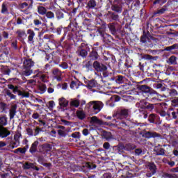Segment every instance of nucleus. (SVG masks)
<instances>
[{"mask_svg": "<svg viewBox=\"0 0 178 178\" xmlns=\"http://www.w3.org/2000/svg\"><path fill=\"white\" fill-rule=\"evenodd\" d=\"M88 6L89 8H94L95 6H97V3L95 2V0H90L88 2Z\"/></svg>", "mask_w": 178, "mask_h": 178, "instance_id": "nucleus-48", "label": "nucleus"}, {"mask_svg": "<svg viewBox=\"0 0 178 178\" xmlns=\"http://www.w3.org/2000/svg\"><path fill=\"white\" fill-rule=\"evenodd\" d=\"M3 74H6L7 76H9L10 73L12 74H14V76H18V74H20V72H19V70L17 68H11L8 69L3 71Z\"/></svg>", "mask_w": 178, "mask_h": 178, "instance_id": "nucleus-11", "label": "nucleus"}, {"mask_svg": "<svg viewBox=\"0 0 178 178\" xmlns=\"http://www.w3.org/2000/svg\"><path fill=\"white\" fill-rule=\"evenodd\" d=\"M119 152H124L125 151V146L123 144H118Z\"/></svg>", "mask_w": 178, "mask_h": 178, "instance_id": "nucleus-49", "label": "nucleus"}, {"mask_svg": "<svg viewBox=\"0 0 178 178\" xmlns=\"http://www.w3.org/2000/svg\"><path fill=\"white\" fill-rule=\"evenodd\" d=\"M165 12H166V9L161 8V9L157 10V12L155 13V15H163V13H165Z\"/></svg>", "mask_w": 178, "mask_h": 178, "instance_id": "nucleus-55", "label": "nucleus"}, {"mask_svg": "<svg viewBox=\"0 0 178 178\" xmlns=\"http://www.w3.org/2000/svg\"><path fill=\"white\" fill-rule=\"evenodd\" d=\"M20 9H30V6H29V4L27 3H22L19 5Z\"/></svg>", "mask_w": 178, "mask_h": 178, "instance_id": "nucleus-46", "label": "nucleus"}, {"mask_svg": "<svg viewBox=\"0 0 178 178\" xmlns=\"http://www.w3.org/2000/svg\"><path fill=\"white\" fill-rule=\"evenodd\" d=\"M80 56H82V58H84V57L87 56V51L81 50L80 51Z\"/></svg>", "mask_w": 178, "mask_h": 178, "instance_id": "nucleus-61", "label": "nucleus"}, {"mask_svg": "<svg viewBox=\"0 0 178 178\" xmlns=\"http://www.w3.org/2000/svg\"><path fill=\"white\" fill-rule=\"evenodd\" d=\"M129 116V109L127 108H122L118 111L115 114L113 115V118H127Z\"/></svg>", "mask_w": 178, "mask_h": 178, "instance_id": "nucleus-5", "label": "nucleus"}, {"mask_svg": "<svg viewBox=\"0 0 178 178\" xmlns=\"http://www.w3.org/2000/svg\"><path fill=\"white\" fill-rule=\"evenodd\" d=\"M88 107L89 108V109H93L94 113H99V112H101V109L104 108V103H102V102L95 101L90 102L88 104Z\"/></svg>", "mask_w": 178, "mask_h": 178, "instance_id": "nucleus-3", "label": "nucleus"}, {"mask_svg": "<svg viewBox=\"0 0 178 178\" xmlns=\"http://www.w3.org/2000/svg\"><path fill=\"white\" fill-rule=\"evenodd\" d=\"M76 113V118H78L79 120H84V119H86V113L84 111L77 110Z\"/></svg>", "mask_w": 178, "mask_h": 178, "instance_id": "nucleus-21", "label": "nucleus"}, {"mask_svg": "<svg viewBox=\"0 0 178 178\" xmlns=\"http://www.w3.org/2000/svg\"><path fill=\"white\" fill-rule=\"evenodd\" d=\"M82 134H83V136H88L90 134V131H88V129H84L82 131Z\"/></svg>", "mask_w": 178, "mask_h": 178, "instance_id": "nucleus-63", "label": "nucleus"}, {"mask_svg": "<svg viewBox=\"0 0 178 178\" xmlns=\"http://www.w3.org/2000/svg\"><path fill=\"white\" fill-rule=\"evenodd\" d=\"M121 98L118 95H113L111 97V100L113 101V102H119L120 101Z\"/></svg>", "mask_w": 178, "mask_h": 178, "instance_id": "nucleus-41", "label": "nucleus"}, {"mask_svg": "<svg viewBox=\"0 0 178 178\" xmlns=\"http://www.w3.org/2000/svg\"><path fill=\"white\" fill-rule=\"evenodd\" d=\"M108 29L111 31V34H113V35H115V34H116V26H115L114 24H110L108 25Z\"/></svg>", "mask_w": 178, "mask_h": 178, "instance_id": "nucleus-35", "label": "nucleus"}, {"mask_svg": "<svg viewBox=\"0 0 178 178\" xmlns=\"http://www.w3.org/2000/svg\"><path fill=\"white\" fill-rule=\"evenodd\" d=\"M51 149H52V145H51V144H40L38 140H35L31 144L29 152L32 155H34V157L36 158L37 161L40 165H42V166L47 168V169H51L52 164L51 163H45L47 154Z\"/></svg>", "mask_w": 178, "mask_h": 178, "instance_id": "nucleus-1", "label": "nucleus"}, {"mask_svg": "<svg viewBox=\"0 0 178 178\" xmlns=\"http://www.w3.org/2000/svg\"><path fill=\"white\" fill-rule=\"evenodd\" d=\"M95 70L102 72L104 77H108L109 74H112V73L108 72V67H95Z\"/></svg>", "mask_w": 178, "mask_h": 178, "instance_id": "nucleus-17", "label": "nucleus"}, {"mask_svg": "<svg viewBox=\"0 0 178 178\" xmlns=\"http://www.w3.org/2000/svg\"><path fill=\"white\" fill-rule=\"evenodd\" d=\"M103 148L106 150L108 151L111 149V144L108 142H105L103 144Z\"/></svg>", "mask_w": 178, "mask_h": 178, "instance_id": "nucleus-44", "label": "nucleus"}, {"mask_svg": "<svg viewBox=\"0 0 178 178\" xmlns=\"http://www.w3.org/2000/svg\"><path fill=\"white\" fill-rule=\"evenodd\" d=\"M6 108H8V104L5 102H0V109L2 112H5L6 111Z\"/></svg>", "mask_w": 178, "mask_h": 178, "instance_id": "nucleus-37", "label": "nucleus"}, {"mask_svg": "<svg viewBox=\"0 0 178 178\" xmlns=\"http://www.w3.org/2000/svg\"><path fill=\"white\" fill-rule=\"evenodd\" d=\"M26 133L28 136H34V132L33 131V129L31 128L26 129Z\"/></svg>", "mask_w": 178, "mask_h": 178, "instance_id": "nucleus-54", "label": "nucleus"}, {"mask_svg": "<svg viewBox=\"0 0 178 178\" xmlns=\"http://www.w3.org/2000/svg\"><path fill=\"white\" fill-rule=\"evenodd\" d=\"M143 137L145 138H158L159 140H162V135L153 131H145L143 134Z\"/></svg>", "mask_w": 178, "mask_h": 178, "instance_id": "nucleus-4", "label": "nucleus"}, {"mask_svg": "<svg viewBox=\"0 0 178 178\" xmlns=\"http://www.w3.org/2000/svg\"><path fill=\"white\" fill-rule=\"evenodd\" d=\"M166 115L170 117V113H167L165 111H161L160 112V116H162L163 118H165V116H166Z\"/></svg>", "mask_w": 178, "mask_h": 178, "instance_id": "nucleus-59", "label": "nucleus"}, {"mask_svg": "<svg viewBox=\"0 0 178 178\" xmlns=\"http://www.w3.org/2000/svg\"><path fill=\"white\" fill-rule=\"evenodd\" d=\"M102 138H104V140H106V141H111V140H113V138H115L113 137V135H112V133L106 131H102Z\"/></svg>", "mask_w": 178, "mask_h": 178, "instance_id": "nucleus-12", "label": "nucleus"}, {"mask_svg": "<svg viewBox=\"0 0 178 178\" xmlns=\"http://www.w3.org/2000/svg\"><path fill=\"white\" fill-rule=\"evenodd\" d=\"M7 87L8 89H6L5 91V97L10 98V100L14 99L16 101L17 99L15 94H17V95L22 97V98H30V93L20 90L18 86L8 84Z\"/></svg>", "mask_w": 178, "mask_h": 178, "instance_id": "nucleus-2", "label": "nucleus"}, {"mask_svg": "<svg viewBox=\"0 0 178 178\" xmlns=\"http://www.w3.org/2000/svg\"><path fill=\"white\" fill-rule=\"evenodd\" d=\"M147 73L148 74H150V76H155V74H156V70L152 69V68H147Z\"/></svg>", "mask_w": 178, "mask_h": 178, "instance_id": "nucleus-39", "label": "nucleus"}, {"mask_svg": "<svg viewBox=\"0 0 178 178\" xmlns=\"http://www.w3.org/2000/svg\"><path fill=\"white\" fill-rule=\"evenodd\" d=\"M148 172H152L153 173H156V165L154 163H149L147 165Z\"/></svg>", "mask_w": 178, "mask_h": 178, "instance_id": "nucleus-24", "label": "nucleus"}, {"mask_svg": "<svg viewBox=\"0 0 178 178\" xmlns=\"http://www.w3.org/2000/svg\"><path fill=\"white\" fill-rule=\"evenodd\" d=\"M125 151H133V149H136V146L131 143H128L124 145Z\"/></svg>", "mask_w": 178, "mask_h": 178, "instance_id": "nucleus-30", "label": "nucleus"}, {"mask_svg": "<svg viewBox=\"0 0 178 178\" xmlns=\"http://www.w3.org/2000/svg\"><path fill=\"white\" fill-rule=\"evenodd\" d=\"M38 13L39 15L44 16V15H47V8L44 6H38Z\"/></svg>", "mask_w": 178, "mask_h": 178, "instance_id": "nucleus-27", "label": "nucleus"}, {"mask_svg": "<svg viewBox=\"0 0 178 178\" xmlns=\"http://www.w3.org/2000/svg\"><path fill=\"white\" fill-rule=\"evenodd\" d=\"M46 16L48 19H54L55 17V15L51 11L46 13Z\"/></svg>", "mask_w": 178, "mask_h": 178, "instance_id": "nucleus-47", "label": "nucleus"}, {"mask_svg": "<svg viewBox=\"0 0 178 178\" xmlns=\"http://www.w3.org/2000/svg\"><path fill=\"white\" fill-rule=\"evenodd\" d=\"M24 67H33V66H34V63L30 59L25 60L24 61Z\"/></svg>", "mask_w": 178, "mask_h": 178, "instance_id": "nucleus-29", "label": "nucleus"}, {"mask_svg": "<svg viewBox=\"0 0 178 178\" xmlns=\"http://www.w3.org/2000/svg\"><path fill=\"white\" fill-rule=\"evenodd\" d=\"M159 120V116L156 114H150L148 117V121L149 123H153L154 124H161V122Z\"/></svg>", "mask_w": 178, "mask_h": 178, "instance_id": "nucleus-7", "label": "nucleus"}, {"mask_svg": "<svg viewBox=\"0 0 178 178\" xmlns=\"http://www.w3.org/2000/svg\"><path fill=\"white\" fill-rule=\"evenodd\" d=\"M39 90H40V91H41V94H44V92H45V91H47V85L43 84L42 86H40Z\"/></svg>", "mask_w": 178, "mask_h": 178, "instance_id": "nucleus-43", "label": "nucleus"}, {"mask_svg": "<svg viewBox=\"0 0 178 178\" xmlns=\"http://www.w3.org/2000/svg\"><path fill=\"white\" fill-rule=\"evenodd\" d=\"M147 73L148 74H150V76H155V74H156V70L152 69V68H147Z\"/></svg>", "mask_w": 178, "mask_h": 178, "instance_id": "nucleus-40", "label": "nucleus"}, {"mask_svg": "<svg viewBox=\"0 0 178 178\" xmlns=\"http://www.w3.org/2000/svg\"><path fill=\"white\" fill-rule=\"evenodd\" d=\"M16 113H17V104H13L9 111L10 120L15 118Z\"/></svg>", "mask_w": 178, "mask_h": 178, "instance_id": "nucleus-8", "label": "nucleus"}, {"mask_svg": "<svg viewBox=\"0 0 178 178\" xmlns=\"http://www.w3.org/2000/svg\"><path fill=\"white\" fill-rule=\"evenodd\" d=\"M33 70L30 67H25L24 68L22 74L23 76H29L32 74Z\"/></svg>", "mask_w": 178, "mask_h": 178, "instance_id": "nucleus-25", "label": "nucleus"}, {"mask_svg": "<svg viewBox=\"0 0 178 178\" xmlns=\"http://www.w3.org/2000/svg\"><path fill=\"white\" fill-rule=\"evenodd\" d=\"M70 106V108H79L80 106V99L77 98L71 99Z\"/></svg>", "mask_w": 178, "mask_h": 178, "instance_id": "nucleus-16", "label": "nucleus"}, {"mask_svg": "<svg viewBox=\"0 0 178 178\" xmlns=\"http://www.w3.org/2000/svg\"><path fill=\"white\" fill-rule=\"evenodd\" d=\"M91 122L94 124H99V126H102V124H104V122H102V120L98 119L97 116L91 118Z\"/></svg>", "mask_w": 178, "mask_h": 178, "instance_id": "nucleus-22", "label": "nucleus"}, {"mask_svg": "<svg viewBox=\"0 0 178 178\" xmlns=\"http://www.w3.org/2000/svg\"><path fill=\"white\" fill-rule=\"evenodd\" d=\"M115 81L118 83V84H123V83H126V81H127V79L122 75H118L115 79Z\"/></svg>", "mask_w": 178, "mask_h": 178, "instance_id": "nucleus-23", "label": "nucleus"}, {"mask_svg": "<svg viewBox=\"0 0 178 178\" xmlns=\"http://www.w3.org/2000/svg\"><path fill=\"white\" fill-rule=\"evenodd\" d=\"M70 87V88H74L75 87H77V83H76L74 81H72Z\"/></svg>", "mask_w": 178, "mask_h": 178, "instance_id": "nucleus-62", "label": "nucleus"}, {"mask_svg": "<svg viewBox=\"0 0 178 178\" xmlns=\"http://www.w3.org/2000/svg\"><path fill=\"white\" fill-rule=\"evenodd\" d=\"M61 122L65 125V126H70V124H72V122H70V121H67L65 119H62Z\"/></svg>", "mask_w": 178, "mask_h": 178, "instance_id": "nucleus-58", "label": "nucleus"}, {"mask_svg": "<svg viewBox=\"0 0 178 178\" xmlns=\"http://www.w3.org/2000/svg\"><path fill=\"white\" fill-rule=\"evenodd\" d=\"M10 135V131L8 130V128H5L3 127L0 126V137H1V138H5Z\"/></svg>", "mask_w": 178, "mask_h": 178, "instance_id": "nucleus-13", "label": "nucleus"}, {"mask_svg": "<svg viewBox=\"0 0 178 178\" xmlns=\"http://www.w3.org/2000/svg\"><path fill=\"white\" fill-rule=\"evenodd\" d=\"M9 177H10L9 172L0 174L1 178H9Z\"/></svg>", "mask_w": 178, "mask_h": 178, "instance_id": "nucleus-60", "label": "nucleus"}, {"mask_svg": "<svg viewBox=\"0 0 178 178\" xmlns=\"http://www.w3.org/2000/svg\"><path fill=\"white\" fill-rule=\"evenodd\" d=\"M19 151L20 154H26L27 152V148L26 147H19Z\"/></svg>", "mask_w": 178, "mask_h": 178, "instance_id": "nucleus-56", "label": "nucleus"}, {"mask_svg": "<svg viewBox=\"0 0 178 178\" xmlns=\"http://www.w3.org/2000/svg\"><path fill=\"white\" fill-rule=\"evenodd\" d=\"M138 90L140 91L142 94H146V95H147L152 90L151 87L147 85H139L138 86Z\"/></svg>", "mask_w": 178, "mask_h": 178, "instance_id": "nucleus-6", "label": "nucleus"}, {"mask_svg": "<svg viewBox=\"0 0 178 178\" xmlns=\"http://www.w3.org/2000/svg\"><path fill=\"white\" fill-rule=\"evenodd\" d=\"M168 95L167 97H177L178 92L175 89H167Z\"/></svg>", "mask_w": 178, "mask_h": 178, "instance_id": "nucleus-26", "label": "nucleus"}, {"mask_svg": "<svg viewBox=\"0 0 178 178\" xmlns=\"http://www.w3.org/2000/svg\"><path fill=\"white\" fill-rule=\"evenodd\" d=\"M156 155H159V156L165 155V149H163L162 147L157 148L156 150Z\"/></svg>", "mask_w": 178, "mask_h": 178, "instance_id": "nucleus-34", "label": "nucleus"}, {"mask_svg": "<svg viewBox=\"0 0 178 178\" xmlns=\"http://www.w3.org/2000/svg\"><path fill=\"white\" fill-rule=\"evenodd\" d=\"M153 109H155V104L147 102L146 107L145 108V111L152 112Z\"/></svg>", "mask_w": 178, "mask_h": 178, "instance_id": "nucleus-32", "label": "nucleus"}, {"mask_svg": "<svg viewBox=\"0 0 178 178\" xmlns=\"http://www.w3.org/2000/svg\"><path fill=\"white\" fill-rule=\"evenodd\" d=\"M23 168L25 170H29V169H32V170H36L37 172L40 170V168L35 166V165H34L33 163H25Z\"/></svg>", "mask_w": 178, "mask_h": 178, "instance_id": "nucleus-10", "label": "nucleus"}, {"mask_svg": "<svg viewBox=\"0 0 178 178\" xmlns=\"http://www.w3.org/2000/svg\"><path fill=\"white\" fill-rule=\"evenodd\" d=\"M112 10L117 13H120L122 12V1H115L114 5L112 6Z\"/></svg>", "mask_w": 178, "mask_h": 178, "instance_id": "nucleus-14", "label": "nucleus"}, {"mask_svg": "<svg viewBox=\"0 0 178 178\" xmlns=\"http://www.w3.org/2000/svg\"><path fill=\"white\" fill-rule=\"evenodd\" d=\"M154 87L157 90H161V91H166V88L162 83H156Z\"/></svg>", "mask_w": 178, "mask_h": 178, "instance_id": "nucleus-33", "label": "nucleus"}, {"mask_svg": "<svg viewBox=\"0 0 178 178\" xmlns=\"http://www.w3.org/2000/svg\"><path fill=\"white\" fill-rule=\"evenodd\" d=\"M172 102V106L174 108H176V106H178V98H175L171 101Z\"/></svg>", "mask_w": 178, "mask_h": 178, "instance_id": "nucleus-50", "label": "nucleus"}, {"mask_svg": "<svg viewBox=\"0 0 178 178\" xmlns=\"http://www.w3.org/2000/svg\"><path fill=\"white\" fill-rule=\"evenodd\" d=\"M147 95L148 101H151L152 102H155L158 101L156 92L154 91L152 89Z\"/></svg>", "mask_w": 178, "mask_h": 178, "instance_id": "nucleus-9", "label": "nucleus"}, {"mask_svg": "<svg viewBox=\"0 0 178 178\" xmlns=\"http://www.w3.org/2000/svg\"><path fill=\"white\" fill-rule=\"evenodd\" d=\"M70 137H72V138L79 139L80 138V132H74L71 134Z\"/></svg>", "mask_w": 178, "mask_h": 178, "instance_id": "nucleus-45", "label": "nucleus"}, {"mask_svg": "<svg viewBox=\"0 0 178 178\" xmlns=\"http://www.w3.org/2000/svg\"><path fill=\"white\" fill-rule=\"evenodd\" d=\"M58 104L61 108H67L69 106V100L66 99L65 97H61L58 99Z\"/></svg>", "mask_w": 178, "mask_h": 178, "instance_id": "nucleus-18", "label": "nucleus"}, {"mask_svg": "<svg viewBox=\"0 0 178 178\" xmlns=\"http://www.w3.org/2000/svg\"><path fill=\"white\" fill-rule=\"evenodd\" d=\"M143 153V149H141L140 148H138L135 149V155H141V154Z\"/></svg>", "mask_w": 178, "mask_h": 178, "instance_id": "nucleus-57", "label": "nucleus"}, {"mask_svg": "<svg viewBox=\"0 0 178 178\" xmlns=\"http://www.w3.org/2000/svg\"><path fill=\"white\" fill-rule=\"evenodd\" d=\"M17 34H18V37L22 38V37H24V35H26V32L24 31H17Z\"/></svg>", "mask_w": 178, "mask_h": 178, "instance_id": "nucleus-51", "label": "nucleus"}, {"mask_svg": "<svg viewBox=\"0 0 178 178\" xmlns=\"http://www.w3.org/2000/svg\"><path fill=\"white\" fill-rule=\"evenodd\" d=\"M42 131L41 130V128L37 127L35 129V133L33 134V136L35 137L37 136H38V134H40V132Z\"/></svg>", "mask_w": 178, "mask_h": 178, "instance_id": "nucleus-53", "label": "nucleus"}, {"mask_svg": "<svg viewBox=\"0 0 178 178\" xmlns=\"http://www.w3.org/2000/svg\"><path fill=\"white\" fill-rule=\"evenodd\" d=\"M85 84H86V86L88 88H89V90H91V88H94L95 87H98V83L95 79H92L90 81L86 80L85 81Z\"/></svg>", "mask_w": 178, "mask_h": 178, "instance_id": "nucleus-15", "label": "nucleus"}, {"mask_svg": "<svg viewBox=\"0 0 178 178\" xmlns=\"http://www.w3.org/2000/svg\"><path fill=\"white\" fill-rule=\"evenodd\" d=\"M27 34H29V36H28L29 42H34V37H35V33L34 32V31L31 29H29L27 31Z\"/></svg>", "mask_w": 178, "mask_h": 178, "instance_id": "nucleus-19", "label": "nucleus"}, {"mask_svg": "<svg viewBox=\"0 0 178 178\" xmlns=\"http://www.w3.org/2000/svg\"><path fill=\"white\" fill-rule=\"evenodd\" d=\"M129 122L127 120H121L118 122V125L121 127H129Z\"/></svg>", "mask_w": 178, "mask_h": 178, "instance_id": "nucleus-31", "label": "nucleus"}, {"mask_svg": "<svg viewBox=\"0 0 178 178\" xmlns=\"http://www.w3.org/2000/svg\"><path fill=\"white\" fill-rule=\"evenodd\" d=\"M58 136H60L61 137H66V132L62 129L58 130Z\"/></svg>", "mask_w": 178, "mask_h": 178, "instance_id": "nucleus-52", "label": "nucleus"}, {"mask_svg": "<svg viewBox=\"0 0 178 178\" xmlns=\"http://www.w3.org/2000/svg\"><path fill=\"white\" fill-rule=\"evenodd\" d=\"M103 177H104V178H112V174H111V173H104L103 175Z\"/></svg>", "mask_w": 178, "mask_h": 178, "instance_id": "nucleus-64", "label": "nucleus"}, {"mask_svg": "<svg viewBox=\"0 0 178 178\" xmlns=\"http://www.w3.org/2000/svg\"><path fill=\"white\" fill-rule=\"evenodd\" d=\"M147 103L148 102H147V101H145L144 99H142L139 102H137L136 105L138 108H140V109H144L145 110L146 106H147Z\"/></svg>", "mask_w": 178, "mask_h": 178, "instance_id": "nucleus-20", "label": "nucleus"}, {"mask_svg": "<svg viewBox=\"0 0 178 178\" xmlns=\"http://www.w3.org/2000/svg\"><path fill=\"white\" fill-rule=\"evenodd\" d=\"M17 147H19V143L16 142H13L9 145V148L11 149H15V148H17Z\"/></svg>", "mask_w": 178, "mask_h": 178, "instance_id": "nucleus-42", "label": "nucleus"}, {"mask_svg": "<svg viewBox=\"0 0 178 178\" xmlns=\"http://www.w3.org/2000/svg\"><path fill=\"white\" fill-rule=\"evenodd\" d=\"M131 73V71H130L128 67H125L124 70L122 71V74H124L125 76H127V77H130Z\"/></svg>", "mask_w": 178, "mask_h": 178, "instance_id": "nucleus-38", "label": "nucleus"}, {"mask_svg": "<svg viewBox=\"0 0 178 178\" xmlns=\"http://www.w3.org/2000/svg\"><path fill=\"white\" fill-rule=\"evenodd\" d=\"M6 124H8V118H6V115H3L0 118V126L1 127H3Z\"/></svg>", "mask_w": 178, "mask_h": 178, "instance_id": "nucleus-28", "label": "nucleus"}, {"mask_svg": "<svg viewBox=\"0 0 178 178\" xmlns=\"http://www.w3.org/2000/svg\"><path fill=\"white\" fill-rule=\"evenodd\" d=\"M168 63H170V65H177V61L176 60V57H175L174 56H171L168 59Z\"/></svg>", "mask_w": 178, "mask_h": 178, "instance_id": "nucleus-36", "label": "nucleus"}]
</instances>
